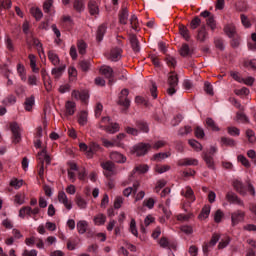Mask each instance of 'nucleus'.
<instances>
[{"label": "nucleus", "mask_w": 256, "mask_h": 256, "mask_svg": "<svg viewBox=\"0 0 256 256\" xmlns=\"http://www.w3.org/2000/svg\"><path fill=\"white\" fill-rule=\"evenodd\" d=\"M202 159L205 161L208 169L215 170V160L213 159V156L209 155L208 152L202 153Z\"/></svg>", "instance_id": "11"}, {"label": "nucleus", "mask_w": 256, "mask_h": 256, "mask_svg": "<svg viewBox=\"0 0 256 256\" xmlns=\"http://www.w3.org/2000/svg\"><path fill=\"white\" fill-rule=\"evenodd\" d=\"M77 231L80 235H84V233H87V229H89V223L85 220H80L77 222Z\"/></svg>", "instance_id": "19"}, {"label": "nucleus", "mask_w": 256, "mask_h": 256, "mask_svg": "<svg viewBox=\"0 0 256 256\" xmlns=\"http://www.w3.org/2000/svg\"><path fill=\"white\" fill-rule=\"evenodd\" d=\"M171 170V166L169 165H156L155 167V171L156 173H166V171H170Z\"/></svg>", "instance_id": "53"}, {"label": "nucleus", "mask_w": 256, "mask_h": 256, "mask_svg": "<svg viewBox=\"0 0 256 256\" xmlns=\"http://www.w3.org/2000/svg\"><path fill=\"white\" fill-rule=\"evenodd\" d=\"M101 167L102 169H104V171H108V173L106 174L107 177H111V175H115V173H117L115 163H113V161L102 162Z\"/></svg>", "instance_id": "7"}, {"label": "nucleus", "mask_w": 256, "mask_h": 256, "mask_svg": "<svg viewBox=\"0 0 256 256\" xmlns=\"http://www.w3.org/2000/svg\"><path fill=\"white\" fill-rule=\"evenodd\" d=\"M179 33L183 37V39H185V41H189V39H191V35L189 34V29L187 28V26L183 24L179 26Z\"/></svg>", "instance_id": "28"}, {"label": "nucleus", "mask_w": 256, "mask_h": 256, "mask_svg": "<svg viewBox=\"0 0 256 256\" xmlns=\"http://www.w3.org/2000/svg\"><path fill=\"white\" fill-rule=\"evenodd\" d=\"M149 171V166L147 164L138 165L134 168L133 173H139L140 175L143 173H147Z\"/></svg>", "instance_id": "38"}, {"label": "nucleus", "mask_w": 256, "mask_h": 256, "mask_svg": "<svg viewBox=\"0 0 256 256\" xmlns=\"http://www.w3.org/2000/svg\"><path fill=\"white\" fill-rule=\"evenodd\" d=\"M129 41L133 51H135V53H139L140 48H139V40L137 39V36L135 34H130Z\"/></svg>", "instance_id": "22"}, {"label": "nucleus", "mask_w": 256, "mask_h": 256, "mask_svg": "<svg viewBox=\"0 0 256 256\" xmlns=\"http://www.w3.org/2000/svg\"><path fill=\"white\" fill-rule=\"evenodd\" d=\"M23 179H17V178H12L10 181V187H14V189H21L23 187Z\"/></svg>", "instance_id": "35"}, {"label": "nucleus", "mask_w": 256, "mask_h": 256, "mask_svg": "<svg viewBox=\"0 0 256 256\" xmlns=\"http://www.w3.org/2000/svg\"><path fill=\"white\" fill-rule=\"evenodd\" d=\"M53 7V0H46L43 3V11L44 13H50L51 8Z\"/></svg>", "instance_id": "55"}, {"label": "nucleus", "mask_w": 256, "mask_h": 256, "mask_svg": "<svg viewBox=\"0 0 256 256\" xmlns=\"http://www.w3.org/2000/svg\"><path fill=\"white\" fill-rule=\"evenodd\" d=\"M232 227L235 225H239V223H243L245 221V212L241 210H237L231 214Z\"/></svg>", "instance_id": "5"}, {"label": "nucleus", "mask_w": 256, "mask_h": 256, "mask_svg": "<svg viewBox=\"0 0 256 256\" xmlns=\"http://www.w3.org/2000/svg\"><path fill=\"white\" fill-rule=\"evenodd\" d=\"M175 72H171L172 75L168 77V85L169 88L167 89L168 95H175L177 93V90H175V87L179 85V76L177 74L173 75Z\"/></svg>", "instance_id": "4"}, {"label": "nucleus", "mask_w": 256, "mask_h": 256, "mask_svg": "<svg viewBox=\"0 0 256 256\" xmlns=\"http://www.w3.org/2000/svg\"><path fill=\"white\" fill-rule=\"evenodd\" d=\"M79 67L82 71L87 73V71H89V69L91 68V62L88 60H82L79 62Z\"/></svg>", "instance_id": "47"}, {"label": "nucleus", "mask_w": 256, "mask_h": 256, "mask_svg": "<svg viewBox=\"0 0 256 256\" xmlns=\"http://www.w3.org/2000/svg\"><path fill=\"white\" fill-rule=\"evenodd\" d=\"M79 125H87V113L82 111L78 119Z\"/></svg>", "instance_id": "64"}, {"label": "nucleus", "mask_w": 256, "mask_h": 256, "mask_svg": "<svg viewBox=\"0 0 256 256\" xmlns=\"http://www.w3.org/2000/svg\"><path fill=\"white\" fill-rule=\"evenodd\" d=\"M167 157H171V153L160 152L153 155L151 161H156L157 163L163 161V159H167Z\"/></svg>", "instance_id": "26"}, {"label": "nucleus", "mask_w": 256, "mask_h": 256, "mask_svg": "<svg viewBox=\"0 0 256 256\" xmlns=\"http://www.w3.org/2000/svg\"><path fill=\"white\" fill-rule=\"evenodd\" d=\"M139 187H141V183L136 181L133 184V187H128V188L124 189V191H123L124 197H129V195H131V193H134V194L137 193V191H139Z\"/></svg>", "instance_id": "18"}, {"label": "nucleus", "mask_w": 256, "mask_h": 256, "mask_svg": "<svg viewBox=\"0 0 256 256\" xmlns=\"http://www.w3.org/2000/svg\"><path fill=\"white\" fill-rule=\"evenodd\" d=\"M181 57H189L191 55V49L189 48V44H183L180 49Z\"/></svg>", "instance_id": "42"}, {"label": "nucleus", "mask_w": 256, "mask_h": 256, "mask_svg": "<svg viewBox=\"0 0 256 256\" xmlns=\"http://www.w3.org/2000/svg\"><path fill=\"white\" fill-rule=\"evenodd\" d=\"M102 75L109 79V85H113V68L111 66H103L100 68Z\"/></svg>", "instance_id": "8"}, {"label": "nucleus", "mask_w": 256, "mask_h": 256, "mask_svg": "<svg viewBox=\"0 0 256 256\" xmlns=\"http://www.w3.org/2000/svg\"><path fill=\"white\" fill-rule=\"evenodd\" d=\"M104 131L107 133H117L119 131V125L117 123L111 124V126L104 127Z\"/></svg>", "instance_id": "54"}, {"label": "nucleus", "mask_w": 256, "mask_h": 256, "mask_svg": "<svg viewBox=\"0 0 256 256\" xmlns=\"http://www.w3.org/2000/svg\"><path fill=\"white\" fill-rule=\"evenodd\" d=\"M119 23L121 25H127V21L129 19V10L127 8H122L121 11L119 12Z\"/></svg>", "instance_id": "17"}, {"label": "nucleus", "mask_w": 256, "mask_h": 256, "mask_svg": "<svg viewBox=\"0 0 256 256\" xmlns=\"http://www.w3.org/2000/svg\"><path fill=\"white\" fill-rule=\"evenodd\" d=\"M58 201L59 203H63L68 211H70V209L73 207L71 201H69V198H67V194H65L63 191L58 193Z\"/></svg>", "instance_id": "10"}, {"label": "nucleus", "mask_w": 256, "mask_h": 256, "mask_svg": "<svg viewBox=\"0 0 256 256\" xmlns=\"http://www.w3.org/2000/svg\"><path fill=\"white\" fill-rule=\"evenodd\" d=\"M237 159H238L239 163H241L244 167H246V169H249V167H251V163L249 162L247 157H245L243 155H238Z\"/></svg>", "instance_id": "50"}, {"label": "nucleus", "mask_w": 256, "mask_h": 256, "mask_svg": "<svg viewBox=\"0 0 256 256\" xmlns=\"http://www.w3.org/2000/svg\"><path fill=\"white\" fill-rule=\"evenodd\" d=\"M88 11H89L90 15H92V16L99 15V4H97V1L90 0L88 2Z\"/></svg>", "instance_id": "14"}, {"label": "nucleus", "mask_w": 256, "mask_h": 256, "mask_svg": "<svg viewBox=\"0 0 256 256\" xmlns=\"http://www.w3.org/2000/svg\"><path fill=\"white\" fill-rule=\"evenodd\" d=\"M206 25L208 27H210L211 31H213L214 29H217V23L215 22V16H210L206 20Z\"/></svg>", "instance_id": "51"}, {"label": "nucleus", "mask_w": 256, "mask_h": 256, "mask_svg": "<svg viewBox=\"0 0 256 256\" xmlns=\"http://www.w3.org/2000/svg\"><path fill=\"white\" fill-rule=\"evenodd\" d=\"M24 105H25L26 111H32L33 105H35V96L32 95L26 98Z\"/></svg>", "instance_id": "32"}, {"label": "nucleus", "mask_w": 256, "mask_h": 256, "mask_svg": "<svg viewBox=\"0 0 256 256\" xmlns=\"http://www.w3.org/2000/svg\"><path fill=\"white\" fill-rule=\"evenodd\" d=\"M107 33V25L102 24L98 27L97 32H96V39L98 43H101L103 41V36Z\"/></svg>", "instance_id": "23"}, {"label": "nucleus", "mask_w": 256, "mask_h": 256, "mask_svg": "<svg viewBox=\"0 0 256 256\" xmlns=\"http://www.w3.org/2000/svg\"><path fill=\"white\" fill-rule=\"evenodd\" d=\"M48 59L51 61L52 65L57 66L60 63L59 56L55 54L53 50L48 52Z\"/></svg>", "instance_id": "31"}, {"label": "nucleus", "mask_w": 256, "mask_h": 256, "mask_svg": "<svg viewBox=\"0 0 256 256\" xmlns=\"http://www.w3.org/2000/svg\"><path fill=\"white\" fill-rule=\"evenodd\" d=\"M17 103V97L15 95L10 94L8 95L3 101L2 104L4 107H9V105H15Z\"/></svg>", "instance_id": "30"}, {"label": "nucleus", "mask_w": 256, "mask_h": 256, "mask_svg": "<svg viewBox=\"0 0 256 256\" xmlns=\"http://www.w3.org/2000/svg\"><path fill=\"white\" fill-rule=\"evenodd\" d=\"M227 131L232 137H239V135H241V131L239 130V128L234 126L228 127Z\"/></svg>", "instance_id": "52"}, {"label": "nucleus", "mask_w": 256, "mask_h": 256, "mask_svg": "<svg viewBox=\"0 0 256 256\" xmlns=\"http://www.w3.org/2000/svg\"><path fill=\"white\" fill-rule=\"evenodd\" d=\"M25 215L31 216V207L24 206L19 210V217H21V219H25Z\"/></svg>", "instance_id": "46"}, {"label": "nucleus", "mask_w": 256, "mask_h": 256, "mask_svg": "<svg viewBox=\"0 0 256 256\" xmlns=\"http://www.w3.org/2000/svg\"><path fill=\"white\" fill-rule=\"evenodd\" d=\"M73 7L77 13H83L85 11V1L84 0H74Z\"/></svg>", "instance_id": "29"}, {"label": "nucleus", "mask_w": 256, "mask_h": 256, "mask_svg": "<svg viewBox=\"0 0 256 256\" xmlns=\"http://www.w3.org/2000/svg\"><path fill=\"white\" fill-rule=\"evenodd\" d=\"M166 63L168 65V67H177V59H175L174 57L168 55L166 57Z\"/></svg>", "instance_id": "63"}, {"label": "nucleus", "mask_w": 256, "mask_h": 256, "mask_svg": "<svg viewBox=\"0 0 256 256\" xmlns=\"http://www.w3.org/2000/svg\"><path fill=\"white\" fill-rule=\"evenodd\" d=\"M151 149V144L149 143H138L136 144L131 152L133 155H136V157H143V155H147Z\"/></svg>", "instance_id": "1"}, {"label": "nucleus", "mask_w": 256, "mask_h": 256, "mask_svg": "<svg viewBox=\"0 0 256 256\" xmlns=\"http://www.w3.org/2000/svg\"><path fill=\"white\" fill-rule=\"evenodd\" d=\"M210 213H211V207L210 206H204L202 208L201 213L198 216V219H207V217H209Z\"/></svg>", "instance_id": "40"}, {"label": "nucleus", "mask_w": 256, "mask_h": 256, "mask_svg": "<svg viewBox=\"0 0 256 256\" xmlns=\"http://www.w3.org/2000/svg\"><path fill=\"white\" fill-rule=\"evenodd\" d=\"M246 137L249 141V143H255L256 137H255V132L251 129L246 130Z\"/></svg>", "instance_id": "59"}, {"label": "nucleus", "mask_w": 256, "mask_h": 256, "mask_svg": "<svg viewBox=\"0 0 256 256\" xmlns=\"http://www.w3.org/2000/svg\"><path fill=\"white\" fill-rule=\"evenodd\" d=\"M207 37H209L207 27H205V25H202L201 28L198 30L197 40L200 41V43H205V41H207Z\"/></svg>", "instance_id": "13"}, {"label": "nucleus", "mask_w": 256, "mask_h": 256, "mask_svg": "<svg viewBox=\"0 0 256 256\" xmlns=\"http://www.w3.org/2000/svg\"><path fill=\"white\" fill-rule=\"evenodd\" d=\"M72 97H74V99H77L80 101H87V99H89V91L87 90H73L72 91Z\"/></svg>", "instance_id": "9"}, {"label": "nucleus", "mask_w": 256, "mask_h": 256, "mask_svg": "<svg viewBox=\"0 0 256 256\" xmlns=\"http://www.w3.org/2000/svg\"><path fill=\"white\" fill-rule=\"evenodd\" d=\"M221 143L225 147H235V145H237V142H235V140H233V138H228V137H222Z\"/></svg>", "instance_id": "33"}, {"label": "nucleus", "mask_w": 256, "mask_h": 256, "mask_svg": "<svg viewBox=\"0 0 256 256\" xmlns=\"http://www.w3.org/2000/svg\"><path fill=\"white\" fill-rule=\"evenodd\" d=\"M199 25H201V18L200 17H195L190 22V28L193 29V30L197 29V27H199Z\"/></svg>", "instance_id": "61"}, {"label": "nucleus", "mask_w": 256, "mask_h": 256, "mask_svg": "<svg viewBox=\"0 0 256 256\" xmlns=\"http://www.w3.org/2000/svg\"><path fill=\"white\" fill-rule=\"evenodd\" d=\"M130 25L134 29V31H139V19L136 15L131 16Z\"/></svg>", "instance_id": "48"}, {"label": "nucleus", "mask_w": 256, "mask_h": 256, "mask_svg": "<svg viewBox=\"0 0 256 256\" xmlns=\"http://www.w3.org/2000/svg\"><path fill=\"white\" fill-rule=\"evenodd\" d=\"M167 145L166 141L159 140L155 142L153 145H151V149H154L155 151H159V149H162V147H165Z\"/></svg>", "instance_id": "57"}, {"label": "nucleus", "mask_w": 256, "mask_h": 256, "mask_svg": "<svg viewBox=\"0 0 256 256\" xmlns=\"http://www.w3.org/2000/svg\"><path fill=\"white\" fill-rule=\"evenodd\" d=\"M110 159L114 161V163H125L127 161V157L119 152H111Z\"/></svg>", "instance_id": "15"}, {"label": "nucleus", "mask_w": 256, "mask_h": 256, "mask_svg": "<svg viewBox=\"0 0 256 256\" xmlns=\"http://www.w3.org/2000/svg\"><path fill=\"white\" fill-rule=\"evenodd\" d=\"M219 239H221V234L214 233V234H212V237H211L210 241L208 242V244L210 245V247H215V245H217V242L219 241Z\"/></svg>", "instance_id": "49"}, {"label": "nucleus", "mask_w": 256, "mask_h": 256, "mask_svg": "<svg viewBox=\"0 0 256 256\" xmlns=\"http://www.w3.org/2000/svg\"><path fill=\"white\" fill-rule=\"evenodd\" d=\"M31 13L35 17L36 21H41L43 19V12L39 8H32Z\"/></svg>", "instance_id": "45"}, {"label": "nucleus", "mask_w": 256, "mask_h": 256, "mask_svg": "<svg viewBox=\"0 0 256 256\" xmlns=\"http://www.w3.org/2000/svg\"><path fill=\"white\" fill-rule=\"evenodd\" d=\"M224 33L231 37L237 36V29L235 28V25L233 24H228L224 27Z\"/></svg>", "instance_id": "24"}, {"label": "nucleus", "mask_w": 256, "mask_h": 256, "mask_svg": "<svg viewBox=\"0 0 256 256\" xmlns=\"http://www.w3.org/2000/svg\"><path fill=\"white\" fill-rule=\"evenodd\" d=\"M236 121L238 123H249V118L247 117V115H245V113L237 112Z\"/></svg>", "instance_id": "43"}, {"label": "nucleus", "mask_w": 256, "mask_h": 256, "mask_svg": "<svg viewBox=\"0 0 256 256\" xmlns=\"http://www.w3.org/2000/svg\"><path fill=\"white\" fill-rule=\"evenodd\" d=\"M38 163H42L46 165H51V156L47 153V148L42 149L37 153Z\"/></svg>", "instance_id": "6"}, {"label": "nucleus", "mask_w": 256, "mask_h": 256, "mask_svg": "<svg viewBox=\"0 0 256 256\" xmlns=\"http://www.w3.org/2000/svg\"><path fill=\"white\" fill-rule=\"evenodd\" d=\"M188 143L192 149H195V151H203V145H201L197 140L191 139Z\"/></svg>", "instance_id": "41"}, {"label": "nucleus", "mask_w": 256, "mask_h": 256, "mask_svg": "<svg viewBox=\"0 0 256 256\" xmlns=\"http://www.w3.org/2000/svg\"><path fill=\"white\" fill-rule=\"evenodd\" d=\"M129 89L124 88L121 90L118 98V105H121V107H125L126 109H129L131 107V100H129Z\"/></svg>", "instance_id": "3"}, {"label": "nucleus", "mask_w": 256, "mask_h": 256, "mask_svg": "<svg viewBox=\"0 0 256 256\" xmlns=\"http://www.w3.org/2000/svg\"><path fill=\"white\" fill-rule=\"evenodd\" d=\"M64 71H65V65L52 69V75L54 76L55 79H60Z\"/></svg>", "instance_id": "34"}, {"label": "nucleus", "mask_w": 256, "mask_h": 256, "mask_svg": "<svg viewBox=\"0 0 256 256\" xmlns=\"http://www.w3.org/2000/svg\"><path fill=\"white\" fill-rule=\"evenodd\" d=\"M76 204L78 207H80V209H85L87 207V201H85V199L79 195L76 196Z\"/></svg>", "instance_id": "58"}, {"label": "nucleus", "mask_w": 256, "mask_h": 256, "mask_svg": "<svg viewBox=\"0 0 256 256\" xmlns=\"http://www.w3.org/2000/svg\"><path fill=\"white\" fill-rule=\"evenodd\" d=\"M14 203L17 205H23L25 203V195L18 193L14 196Z\"/></svg>", "instance_id": "56"}, {"label": "nucleus", "mask_w": 256, "mask_h": 256, "mask_svg": "<svg viewBox=\"0 0 256 256\" xmlns=\"http://www.w3.org/2000/svg\"><path fill=\"white\" fill-rule=\"evenodd\" d=\"M77 105L73 101H67L65 104V115H75Z\"/></svg>", "instance_id": "20"}, {"label": "nucleus", "mask_w": 256, "mask_h": 256, "mask_svg": "<svg viewBox=\"0 0 256 256\" xmlns=\"http://www.w3.org/2000/svg\"><path fill=\"white\" fill-rule=\"evenodd\" d=\"M28 58L30 59L31 69L34 71V73H37V71H39V68H37V58L33 54H30Z\"/></svg>", "instance_id": "39"}, {"label": "nucleus", "mask_w": 256, "mask_h": 256, "mask_svg": "<svg viewBox=\"0 0 256 256\" xmlns=\"http://www.w3.org/2000/svg\"><path fill=\"white\" fill-rule=\"evenodd\" d=\"M185 189L186 191H182L181 195L190 201H195V192H193L191 186H187Z\"/></svg>", "instance_id": "25"}, {"label": "nucleus", "mask_w": 256, "mask_h": 256, "mask_svg": "<svg viewBox=\"0 0 256 256\" xmlns=\"http://www.w3.org/2000/svg\"><path fill=\"white\" fill-rule=\"evenodd\" d=\"M105 221H107L105 214H98L94 217L95 225H105Z\"/></svg>", "instance_id": "37"}, {"label": "nucleus", "mask_w": 256, "mask_h": 256, "mask_svg": "<svg viewBox=\"0 0 256 256\" xmlns=\"http://www.w3.org/2000/svg\"><path fill=\"white\" fill-rule=\"evenodd\" d=\"M239 45H241V37H239L237 35L232 37L231 47H233V49H237V47H239Z\"/></svg>", "instance_id": "62"}, {"label": "nucleus", "mask_w": 256, "mask_h": 256, "mask_svg": "<svg viewBox=\"0 0 256 256\" xmlns=\"http://www.w3.org/2000/svg\"><path fill=\"white\" fill-rule=\"evenodd\" d=\"M226 200L228 203H236L237 205H243V202L241 199H239V196L235 194L234 192H228L226 194Z\"/></svg>", "instance_id": "16"}, {"label": "nucleus", "mask_w": 256, "mask_h": 256, "mask_svg": "<svg viewBox=\"0 0 256 256\" xmlns=\"http://www.w3.org/2000/svg\"><path fill=\"white\" fill-rule=\"evenodd\" d=\"M77 48L80 55H85V53H87V43H85V41L79 40L77 42Z\"/></svg>", "instance_id": "36"}, {"label": "nucleus", "mask_w": 256, "mask_h": 256, "mask_svg": "<svg viewBox=\"0 0 256 256\" xmlns=\"http://www.w3.org/2000/svg\"><path fill=\"white\" fill-rule=\"evenodd\" d=\"M122 53H123V50L121 48L119 47L112 48L108 59H110V61H119V59H121Z\"/></svg>", "instance_id": "12"}, {"label": "nucleus", "mask_w": 256, "mask_h": 256, "mask_svg": "<svg viewBox=\"0 0 256 256\" xmlns=\"http://www.w3.org/2000/svg\"><path fill=\"white\" fill-rule=\"evenodd\" d=\"M136 127L137 130L142 133H149V125L143 120L136 121Z\"/></svg>", "instance_id": "27"}, {"label": "nucleus", "mask_w": 256, "mask_h": 256, "mask_svg": "<svg viewBox=\"0 0 256 256\" xmlns=\"http://www.w3.org/2000/svg\"><path fill=\"white\" fill-rule=\"evenodd\" d=\"M223 217H225V214L223 213V211H221V209H218L214 214L215 223H221Z\"/></svg>", "instance_id": "60"}, {"label": "nucleus", "mask_w": 256, "mask_h": 256, "mask_svg": "<svg viewBox=\"0 0 256 256\" xmlns=\"http://www.w3.org/2000/svg\"><path fill=\"white\" fill-rule=\"evenodd\" d=\"M233 187L235 189V191H237V193H239L240 195H247V192L245 191V186L243 185V182L239 181V180H235L233 182Z\"/></svg>", "instance_id": "21"}, {"label": "nucleus", "mask_w": 256, "mask_h": 256, "mask_svg": "<svg viewBox=\"0 0 256 256\" xmlns=\"http://www.w3.org/2000/svg\"><path fill=\"white\" fill-rule=\"evenodd\" d=\"M10 131L12 133V143H14V145L21 143V128L17 122L10 123Z\"/></svg>", "instance_id": "2"}, {"label": "nucleus", "mask_w": 256, "mask_h": 256, "mask_svg": "<svg viewBox=\"0 0 256 256\" xmlns=\"http://www.w3.org/2000/svg\"><path fill=\"white\" fill-rule=\"evenodd\" d=\"M206 125L211 129L212 131H219V127L215 123V120L213 118H206Z\"/></svg>", "instance_id": "44"}]
</instances>
